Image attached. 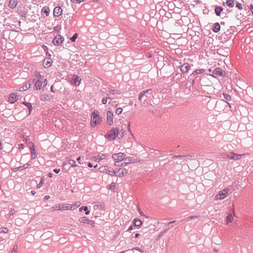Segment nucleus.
Segmentation results:
<instances>
[{"mask_svg": "<svg viewBox=\"0 0 253 253\" xmlns=\"http://www.w3.org/2000/svg\"><path fill=\"white\" fill-rule=\"evenodd\" d=\"M153 91L151 88L148 89L141 91L139 94V100H142L144 98L145 99L154 97Z\"/></svg>", "mask_w": 253, "mask_h": 253, "instance_id": "obj_4", "label": "nucleus"}, {"mask_svg": "<svg viewBox=\"0 0 253 253\" xmlns=\"http://www.w3.org/2000/svg\"><path fill=\"white\" fill-rule=\"evenodd\" d=\"M122 111H123V109L121 107H119V108H118L117 109H116V113L117 114V115H120L122 113Z\"/></svg>", "mask_w": 253, "mask_h": 253, "instance_id": "obj_44", "label": "nucleus"}, {"mask_svg": "<svg viewBox=\"0 0 253 253\" xmlns=\"http://www.w3.org/2000/svg\"><path fill=\"white\" fill-rule=\"evenodd\" d=\"M112 94H111L110 92L109 93L107 94L106 98H107V99H113L114 97L112 96Z\"/></svg>", "mask_w": 253, "mask_h": 253, "instance_id": "obj_50", "label": "nucleus"}, {"mask_svg": "<svg viewBox=\"0 0 253 253\" xmlns=\"http://www.w3.org/2000/svg\"><path fill=\"white\" fill-rule=\"evenodd\" d=\"M115 184L114 182H112L109 186V187L108 188L109 189H114L115 188Z\"/></svg>", "mask_w": 253, "mask_h": 253, "instance_id": "obj_48", "label": "nucleus"}, {"mask_svg": "<svg viewBox=\"0 0 253 253\" xmlns=\"http://www.w3.org/2000/svg\"><path fill=\"white\" fill-rule=\"evenodd\" d=\"M176 76H177V78L179 79L182 77V75L180 73H176L173 77V78H175Z\"/></svg>", "mask_w": 253, "mask_h": 253, "instance_id": "obj_55", "label": "nucleus"}, {"mask_svg": "<svg viewBox=\"0 0 253 253\" xmlns=\"http://www.w3.org/2000/svg\"><path fill=\"white\" fill-rule=\"evenodd\" d=\"M133 222L134 226L138 228L141 227L143 224L142 221L137 218L134 219Z\"/></svg>", "mask_w": 253, "mask_h": 253, "instance_id": "obj_20", "label": "nucleus"}, {"mask_svg": "<svg viewBox=\"0 0 253 253\" xmlns=\"http://www.w3.org/2000/svg\"><path fill=\"white\" fill-rule=\"evenodd\" d=\"M18 249V246L17 245H15L13 246V248L11 251V253H17Z\"/></svg>", "mask_w": 253, "mask_h": 253, "instance_id": "obj_41", "label": "nucleus"}, {"mask_svg": "<svg viewBox=\"0 0 253 253\" xmlns=\"http://www.w3.org/2000/svg\"><path fill=\"white\" fill-rule=\"evenodd\" d=\"M15 212V211L14 209H12L10 211H9V215H13Z\"/></svg>", "mask_w": 253, "mask_h": 253, "instance_id": "obj_56", "label": "nucleus"}, {"mask_svg": "<svg viewBox=\"0 0 253 253\" xmlns=\"http://www.w3.org/2000/svg\"><path fill=\"white\" fill-rule=\"evenodd\" d=\"M74 84L76 86L79 85L81 83V78L78 76H74Z\"/></svg>", "mask_w": 253, "mask_h": 253, "instance_id": "obj_21", "label": "nucleus"}, {"mask_svg": "<svg viewBox=\"0 0 253 253\" xmlns=\"http://www.w3.org/2000/svg\"><path fill=\"white\" fill-rule=\"evenodd\" d=\"M31 153L32 159H36L37 157V154L36 152L35 146L34 145H33L32 147L31 148Z\"/></svg>", "mask_w": 253, "mask_h": 253, "instance_id": "obj_26", "label": "nucleus"}, {"mask_svg": "<svg viewBox=\"0 0 253 253\" xmlns=\"http://www.w3.org/2000/svg\"><path fill=\"white\" fill-rule=\"evenodd\" d=\"M223 9L219 6H215L214 9V12L215 14L219 16L220 15L221 12L223 11Z\"/></svg>", "mask_w": 253, "mask_h": 253, "instance_id": "obj_24", "label": "nucleus"}, {"mask_svg": "<svg viewBox=\"0 0 253 253\" xmlns=\"http://www.w3.org/2000/svg\"><path fill=\"white\" fill-rule=\"evenodd\" d=\"M229 189L225 188L220 191L215 196L216 200H222L226 197L228 195Z\"/></svg>", "mask_w": 253, "mask_h": 253, "instance_id": "obj_7", "label": "nucleus"}, {"mask_svg": "<svg viewBox=\"0 0 253 253\" xmlns=\"http://www.w3.org/2000/svg\"><path fill=\"white\" fill-rule=\"evenodd\" d=\"M52 60L50 58H47L46 61H44L43 62V66L45 68H48L51 66Z\"/></svg>", "mask_w": 253, "mask_h": 253, "instance_id": "obj_25", "label": "nucleus"}, {"mask_svg": "<svg viewBox=\"0 0 253 253\" xmlns=\"http://www.w3.org/2000/svg\"><path fill=\"white\" fill-rule=\"evenodd\" d=\"M233 215H232L231 213H229L226 218V223L228 224L229 223L231 222V221L233 220Z\"/></svg>", "mask_w": 253, "mask_h": 253, "instance_id": "obj_32", "label": "nucleus"}, {"mask_svg": "<svg viewBox=\"0 0 253 253\" xmlns=\"http://www.w3.org/2000/svg\"><path fill=\"white\" fill-rule=\"evenodd\" d=\"M223 96L224 98L227 101H229L231 99V96L229 94H228V93H223Z\"/></svg>", "mask_w": 253, "mask_h": 253, "instance_id": "obj_36", "label": "nucleus"}, {"mask_svg": "<svg viewBox=\"0 0 253 253\" xmlns=\"http://www.w3.org/2000/svg\"><path fill=\"white\" fill-rule=\"evenodd\" d=\"M42 47H43V49H44V50L45 51H46V50H48V48H47V47L46 46H45V45H43Z\"/></svg>", "mask_w": 253, "mask_h": 253, "instance_id": "obj_63", "label": "nucleus"}, {"mask_svg": "<svg viewBox=\"0 0 253 253\" xmlns=\"http://www.w3.org/2000/svg\"><path fill=\"white\" fill-rule=\"evenodd\" d=\"M132 251H133V250H136V251H139V252H141V253H143V251L141 249H140V248H138V247H134V248H133L132 249Z\"/></svg>", "mask_w": 253, "mask_h": 253, "instance_id": "obj_52", "label": "nucleus"}, {"mask_svg": "<svg viewBox=\"0 0 253 253\" xmlns=\"http://www.w3.org/2000/svg\"><path fill=\"white\" fill-rule=\"evenodd\" d=\"M109 91L110 92L111 94H112V95H116V94H121V91L119 90H116V89H110L109 90Z\"/></svg>", "mask_w": 253, "mask_h": 253, "instance_id": "obj_34", "label": "nucleus"}, {"mask_svg": "<svg viewBox=\"0 0 253 253\" xmlns=\"http://www.w3.org/2000/svg\"><path fill=\"white\" fill-rule=\"evenodd\" d=\"M43 182H44V179L43 178H41V181L39 183V184H38L37 187L40 188L41 187H42L43 184Z\"/></svg>", "mask_w": 253, "mask_h": 253, "instance_id": "obj_45", "label": "nucleus"}, {"mask_svg": "<svg viewBox=\"0 0 253 253\" xmlns=\"http://www.w3.org/2000/svg\"><path fill=\"white\" fill-rule=\"evenodd\" d=\"M60 171V169H54L53 170V171L56 173H58Z\"/></svg>", "mask_w": 253, "mask_h": 253, "instance_id": "obj_58", "label": "nucleus"}, {"mask_svg": "<svg viewBox=\"0 0 253 253\" xmlns=\"http://www.w3.org/2000/svg\"><path fill=\"white\" fill-rule=\"evenodd\" d=\"M8 232V229L6 227L0 228V233H6Z\"/></svg>", "mask_w": 253, "mask_h": 253, "instance_id": "obj_38", "label": "nucleus"}, {"mask_svg": "<svg viewBox=\"0 0 253 253\" xmlns=\"http://www.w3.org/2000/svg\"><path fill=\"white\" fill-rule=\"evenodd\" d=\"M53 98V96L50 94L42 95L41 96L42 101H50Z\"/></svg>", "mask_w": 253, "mask_h": 253, "instance_id": "obj_17", "label": "nucleus"}, {"mask_svg": "<svg viewBox=\"0 0 253 253\" xmlns=\"http://www.w3.org/2000/svg\"><path fill=\"white\" fill-rule=\"evenodd\" d=\"M212 74L216 75L219 76L220 77H224L225 76V72L223 71L221 68H216L212 71Z\"/></svg>", "mask_w": 253, "mask_h": 253, "instance_id": "obj_12", "label": "nucleus"}, {"mask_svg": "<svg viewBox=\"0 0 253 253\" xmlns=\"http://www.w3.org/2000/svg\"><path fill=\"white\" fill-rule=\"evenodd\" d=\"M78 37V34L77 33H75L73 35V36L70 38V40L72 42H75L76 40V39H77Z\"/></svg>", "mask_w": 253, "mask_h": 253, "instance_id": "obj_39", "label": "nucleus"}, {"mask_svg": "<svg viewBox=\"0 0 253 253\" xmlns=\"http://www.w3.org/2000/svg\"><path fill=\"white\" fill-rule=\"evenodd\" d=\"M18 0H9V6L10 8L13 9L17 6Z\"/></svg>", "mask_w": 253, "mask_h": 253, "instance_id": "obj_23", "label": "nucleus"}, {"mask_svg": "<svg viewBox=\"0 0 253 253\" xmlns=\"http://www.w3.org/2000/svg\"><path fill=\"white\" fill-rule=\"evenodd\" d=\"M236 7L239 9V10H241L243 9V6H242V5L241 3H239L238 2H237L236 3Z\"/></svg>", "mask_w": 253, "mask_h": 253, "instance_id": "obj_42", "label": "nucleus"}, {"mask_svg": "<svg viewBox=\"0 0 253 253\" xmlns=\"http://www.w3.org/2000/svg\"><path fill=\"white\" fill-rule=\"evenodd\" d=\"M53 209H54V210L62 211L65 210V209H67V208L65 207V204H64L55 206L53 207Z\"/></svg>", "mask_w": 253, "mask_h": 253, "instance_id": "obj_22", "label": "nucleus"}, {"mask_svg": "<svg viewBox=\"0 0 253 253\" xmlns=\"http://www.w3.org/2000/svg\"><path fill=\"white\" fill-rule=\"evenodd\" d=\"M107 98L106 97H104L102 98V103L103 104H106L107 103Z\"/></svg>", "mask_w": 253, "mask_h": 253, "instance_id": "obj_53", "label": "nucleus"}, {"mask_svg": "<svg viewBox=\"0 0 253 253\" xmlns=\"http://www.w3.org/2000/svg\"><path fill=\"white\" fill-rule=\"evenodd\" d=\"M43 79L42 77L40 74L37 76V79L35 84V87L37 90H40L42 88V81Z\"/></svg>", "mask_w": 253, "mask_h": 253, "instance_id": "obj_6", "label": "nucleus"}, {"mask_svg": "<svg viewBox=\"0 0 253 253\" xmlns=\"http://www.w3.org/2000/svg\"><path fill=\"white\" fill-rule=\"evenodd\" d=\"M198 217V216L197 215H195V216H190L188 217V219H194V218H197V217Z\"/></svg>", "mask_w": 253, "mask_h": 253, "instance_id": "obj_57", "label": "nucleus"}, {"mask_svg": "<svg viewBox=\"0 0 253 253\" xmlns=\"http://www.w3.org/2000/svg\"><path fill=\"white\" fill-rule=\"evenodd\" d=\"M140 234H139V233H136V234H135V237H135V238H138V237L140 236Z\"/></svg>", "mask_w": 253, "mask_h": 253, "instance_id": "obj_64", "label": "nucleus"}, {"mask_svg": "<svg viewBox=\"0 0 253 253\" xmlns=\"http://www.w3.org/2000/svg\"><path fill=\"white\" fill-rule=\"evenodd\" d=\"M49 198H50V196H48V195H46V196H45L44 197V199L45 200H48Z\"/></svg>", "mask_w": 253, "mask_h": 253, "instance_id": "obj_59", "label": "nucleus"}, {"mask_svg": "<svg viewBox=\"0 0 253 253\" xmlns=\"http://www.w3.org/2000/svg\"><path fill=\"white\" fill-rule=\"evenodd\" d=\"M22 104H23L24 105L26 106L27 107V109H28V111H29V114L28 115H30L32 113V109H33L32 104L31 103H29V102H27L26 101L23 102L22 103Z\"/></svg>", "mask_w": 253, "mask_h": 253, "instance_id": "obj_19", "label": "nucleus"}, {"mask_svg": "<svg viewBox=\"0 0 253 253\" xmlns=\"http://www.w3.org/2000/svg\"><path fill=\"white\" fill-rule=\"evenodd\" d=\"M133 229V226L132 225H130L128 229H127V231H131Z\"/></svg>", "mask_w": 253, "mask_h": 253, "instance_id": "obj_60", "label": "nucleus"}, {"mask_svg": "<svg viewBox=\"0 0 253 253\" xmlns=\"http://www.w3.org/2000/svg\"><path fill=\"white\" fill-rule=\"evenodd\" d=\"M102 121V119L99 117L98 112L94 110L91 116V125L92 127L95 126L97 124H99Z\"/></svg>", "mask_w": 253, "mask_h": 253, "instance_id": "obj_3", "label": "nucleus"}, {"mask_svg": "<svg viewBox=\"0 0 253 253\" xmlns=\"http://www.w3.org/2000/svg\"><path fill=\"white\" fill-rule=\"evenodd\" d=\"M226 4L231 8L234 7V0H226Z\"/></svg>", "mask_w": 253, "mask_h": 253, "instance_id": "obj_30", "label": "nucleus"}, {"mask_svg": "<svg viewBox=\"0 0 253 253\" xmlns=\"http://www.w3.org/2000/svg\"><path fill=\"white\" fill-rule=\"evenodd\" d=\"M134 162V160L133 161H125L124 163H122L121 164V166H126L128 164H129V163H131L132 162Z\"/></svg>", "mask_w": 253, "mask_h": 253, "instance_id": "obj_47", "label": "nucleus"}, {"mask_svg": "<svg viewBox=\"0 0 253 253\" xmlns=\"http://www.w3.org/2000/svg\"><path fill=\"white\" fill-rule=\"evenodd\" d=\"M62 14V9L60 7H55L53 10V14L55 16L58 17Z\"/></svg>", "mask_w": 253, "mask_h": 253, "instance_id": "obj_15", "label": "nucleus"}, {"mask_svg": "<svg viewBox=\"0 0 253 253\" xmlns=\"http://www.w3.org/2000/svg\"><path fill=\"white\" fill-rule=\"evenodd\" d=\"M112 158L114 161H116V163H119L121 161H133L134 158L133 157H126V155L123 153H119L114 154L112 156Z\"/></svg>", "mask_w": 253, "mask_h": 253, "instance_id": "obj_1", "label": "nucleus"}, {"mask_svg": "<svg viewBox=\"0 0 253 253\" xmlns=\"http://www.w3.org/2000/svg\"><path fill=\"white\" fill-rule=\"evenodd\" d=\"M85 0H71L72 2H76L77 3H80L81 2L84 1Z\"/></svg>", "mask_w": 253, "mask_h": 253, "instance_id": "obj_51", "label": "nucleus"}, {"mask_svg": "<svg viewBox=\"0 0 253 253\" xmlns=\"http://www.w3.org/2000/svg\"><path fill=\"white\" fill-rule=\"evenodd\" d=\"M204 72H205V69H197L193 72V73L191 75V76L192 75H196L202 74Z\"/></svg>", "mask_w": 253, "mask_h": 253, "instance_id": "obj_29", "label": "nucleus"}, {"mask_svg": "<svg viewBox=\"0 0 253 253\" xmlns=\"http://www.w3.org/2000/svg\"><path fill=\"white\" fill-rule=\"evenodd\" d=\"M106 157V154H102L101 156H100L99 157V160H103V159H105Z\"/></svg>", "mask_w": 253, "mask_h": 253, "instance_id": "obj_54", "label": "nucleus"}, {"mask_svg": "<svg viewBox=\"0 0 253 253\" xmlns=\"http://www.w3.org/2000/svg\"><path fill=\"white\" fill-rule=\"evenodd\" d=\"M35 79H31L28 81V83L24 86L20 87L19 91H25L30 88L31 85L34 84Z\"/></svg>", "mask_w": 253, "mask_h": 253, "instance_id": "obj_9", "label": "nucleus"}, {"mask_svg": "<svg viewBox=\"0 0 253 253\" xmlns=\"http://www.w3.org/2000/svg\"><path fill=\"white\" fill-rule=\"evenodd\" d=\"M186 157H192V156L188 155H174L173 156V158H179L180 160H182L183 158Z\"/></svg>", "mask_w": 253, "mask_h": 253, "instance_id": "obj_35", "label": "nucleus"}, {"mask_svg": "<svg viewBox=\"0 0 253 253\" xmlns=\"http://www.w3.org/2000/svg\"><path fill=\"white\" fill-rule=\"evenodd\" d=\"M220 30V26L218 22L215 23L214 24V27L213 29V31L215 33L218 32Z\"/></svg>", "mask_w": 253, "mask_h": 253, "instance_id": "obj_28", "label": "nucleus"}, {"mask_svg": "<svg viewBox=\"0 0 253 253\" xmlns=\"http://www.w3.org/2000/svg\"><path fill=\"white\" fill-rule=\"evenodd\" d=\"M42 11L44 13L46 16H48L49 13V9L44 7L42 8Z\"/></svg>", "mask_w": 253, "mask_h": 253, "instance_id": "obj_37", "label": "nucleus"}, {"mask_svg": "<svg viewBox=\"0 0 253 253\" xmlns=\"http://www.w3.org/2000/svg\"><path fill=\"white\" fill-rule=\"evenodd\" d=\"M65 207L67 208V209H65V210H72L74 208L73 205H71L66 204H65Z\"/></svg>", "mask_w": 253, "mask_h": 253, "instance_id": "obj_40", "label": "nucleus"}, {"mask_svg": "<svg viewBox=\"0 0 253 253\" xmlns=\"http://www.w3.org/2000/svg\"><path fill=\"white\" fill-rule=\"evenodd\" d=\"M18 99V96L16 93H11L10 94L8 101L10 103H14Z\"/></svg>", "mask_w": 253, "mask_h": 253, "instance_id": "obj_13", "label": "nucleus"}, {"mask_svg": "<svg viewBox=\"0 0 253 253\" xmlns=\"http://www.w3.org/2000/svg\"><path fill=\"white\" fill-rule=\"evenodd\" d=\"M123 136V133L122 134L119 133V129L118 128H112L108 133L105 134V137L110 140H114L116 137L120 138Z\"/></svg>", "mask_w": 253, "mask_h": 253, "instance_id": "obj_2", "label": "nucleus"}, {"mask_svg": "<svg viewBox=\"0 0 253 253\" xmlns=\"http://www.w3.org/2000/svg\"><path fill=\"white\" fill-rule=\"evenodd\" d=\"M99 170L101 172L106 173L111 176L114 175H117L118 173V171L114 170L113 169H109L106 166L100 167Z\"/></svg>", "mask_w": 253, "mask_h": 253, "instance_id": "obj_5", "label": "nucleus"}, {"mask_svg": "<svg viewBox=\"0 0 253 253\" xmlns=\"http://www.w3.org/2000/svg\"><path fill=\"white\" fill-rule=\"evenodd\" d=\"M42 88L46 86L47 84V81L46 79H43V80L42 81Z\"/></svg>", "mask_w": 253, "mask_h": 253, "instance_id": "obj_46", "label": "nucleus"}, {"mask_svg": "<svg viewBox=\"0 0 253 253\" xmlns=\"http://www.w3.org/2000/svg\"><path fill=\"white\" fill-rule=\"evenodd\" d=\"M30 165L28 163L25 164L24 165L16 168V171L17 170H24L27 169Z\"/></svg>", "mask_w": 253, "mask_h": 253, "instance_id": "obj_33", "label": "nucleus"}, {"mask_svg": "<svg viewBox=\"0 0 253 253\" xmlns=\"http://www.w3.org/2000/svg\"><path fill=\"white\" fill-rule=\"evenodd\" d=\"M169 228H168L167 229H166L165 230L162 231L160 233V235L159 236V237H161L162 236H163L164 234H165L169 230Z\"/></svg>", "mask_w": 253, "mask_h": 253, "instance_id": "obj_43", "label": "nucleus"}, {"mask_svg": "<svg viewBox=\"0 0 253 253\" xmlns=\"http://www.w3.org/2000/svg\"><path fill=\"white\" fill-rule=\"evenodd\" d=\"M138 211L141 215L145 216V214L140 210H139V208L138 209Z\"/></svg>", "mask_w": 253, "mask_h": 253, "instance_id": "obj_62", "label": "nucleus"}, {"mask_svg": "<svg viewBox=\"0 0 253 253\" xmlns=\"http://www.w3.org/2000/svg\"><path fill=\"white\" fill-rule=\"evenodd\" d=\"M67 165H70L72 167H76V161L73 160H69L68 161H65L63 163V166H65Z\"/></svg>", "mask_w": 253, "mask_h": 253, "instance_id": "obj_18", "label": "nucleus"}, {"mask_svg": "<svg viewBox=\"0 0 253 253\" xmlns=\"http://www.w3.org/2000/svg\"><path fill=\"white\" fill-rule=\"evenodd\" d=\"M64 40V38L61 35L56 36L53 40L52 42L55 45H60Z\"/></svg>", "mask_w": 253, "mask_h": 253, "instance_id": "obj_8", "label": "nucleus"}, {"mask_svg": "<svg viewBox=\"0 0 253 253\" xmlns=\"http://www.w3.org/2000/svg\"><path fill=\"white\" fill-rule=\"evenodd\" d=\"M87 166L89 168H92L93 167V165H92V164L91 163H88V164H87Z\"/></svg>", "mask_w": 253, "mask_h": 253, "instance_id": "obj_61", "label": "nucleus"}, {"mask_svg": "<svg viewBox=\"0 0 253 253\" xmlns=\"http://www.w3.org/2000/svg\"><path fill=\"white\" fill-rule=\"evenodd\" d=\"M80 221L82 223H87L88 224H90L92 226H94V222L93 220H90L86 217H82L80 219Z\"/></svg>", "mask_w": 253, "mask_h": 253, "instance_id": "obj_14", "label": "nucleus"}, {"mask_svg": "<svg viewBox=\"0 0 253 253\" xmlns=\"http://www.w3.org/2000/svg\"><path fill=\"white\" fill-rule=\"evenodd\" d=\"M180 70L182 73H187L190 69V66L187 63H184L183 65L179 66Z\"/></svg>", "mask_w": 253, "mask_h": 253, "instance_id": "obj_10", "label": "nucleus"}, {"mask_svg": "<svg viewBox=\"0 0 253 253\" xmlns=\"http://www.w3.org/2000/svg\"><path fill=\"white\" fill-rule=\"evenodd\" d=\"M241 156L242 155H237L233 153L227 154V157L232 160H239L241 158Z\"/></svg>", "mask_w": 253, "mask_h": 253, "instance_id": "obj_16", "label": "nucleus"}, {"mask_svg": "<svg viewBox=\"0 0 253 253\" xmlns=\"http://www.w3.org/2000/svg\"><path fill=\"white\" fill-rule=\"evenodd\" d=\"M118 172L119 173V174H117V175L119 176V177H122L124 175L125 173H126L127 172V170L126 169H120L118 170Z\"/></svg>", "mask_w": 253, "mask_h": 253, "instance_id": "obj_27", "label": "nucleus"}, {"mask_svg": "<svg viewBox=\"0 0 253 253\" xmlns=\"http://www.w3.org/2000/svg\"><path fill=\"white\" fill-rule=\"evenodd\" d=\"M80 211H82V210H84L85 211V214L88 215L90 213L89 211L88 210V208L87 206H82L79 209Z\"/></svg>", "mask_w": 253, "mask_h": 253, "instance_id": "obj_31", "label": "nucleus"}, {"mask_svg": "<svg viewBox=\"0 0 253 253\" xmlns=\"http://www.w3.org/2000/svg\"><path fill=\"white\" fill-rule=\"evenodd\" d=\"M80 204H81V203L80 202H76L75 204L74 205H73V206H74L73 210L79 207L80 206Z\"/></svg>", "mask_w": 253, "mask_h": 253, "instance_id": "obj_49", "label": "nucleus"}, {"mask_svg": "<svg viewBox=\"0 0 253 253\" xmlns=\"http://www.w3.org/2000/svg\"><path fill=\"white\" fill-rule=\"evenodd\" d=\"M107 124L111 126L113 124V112L112 111H108L107 113Z\"/></svg>", "mask_w": 253, "mask_h": 253, "instance_id": "obj_11", "label": "nucleus"}]
</instances>
